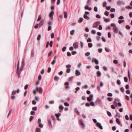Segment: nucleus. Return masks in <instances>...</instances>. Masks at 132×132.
Wrapping results in <instances>:
<instances>
[{
	"instance_id": "nucleus-1",
	"label": "nucleus",
	"mask_w": 132,
	"mask_h": 132,
	"mask_svg": "<svg viewBox=\"0 0 132 132\" xmlns=\"http://www.w3.org/2000/svg\"><path fill=\"white\" fill-rule=\"evenodd\" d=\"M19 61L18 62V64L17 65V71H16V73L18 75V77L19 78L20 76V71H19Z\"/></svg>"
},
{
	"instance_id": "nucleus-2",
	"label": "nucleus",
	"mask_w": 132,
	"mask_h": 132,
	"mask_svg": "<svg viewBox=\"0 0 132 132\" xmlns=\"http://www.w3.org/2000/svg\"><path fill=\"white\" fill-rule=\"evenodd\" d=\"M79 123L80 124L81 127L84 129L85 127V125L83 121L82 120L80 119L79 120Z\"/></svg>"
},
{
	"instance_id": "nucleus-3",
	"label": "nucleus",
	"mask_w": 132,
	"mask_h": 132,
	"mask_svg": "<svg viewBox=\"0 0 132 132\" xmlns=\"http://www.w3.org/2000/svg\"><path fill=\"white\" fill-rule=\"evenodd\" d=\"M79 123L80 124L81 127L84 129L85 127V125L83 121L82 120L80 119L79 120Z\"/></svg>"
},
{
	"instance_id": "nucleus-4",
	"label": "nucleus",
	"mask_w": 132,
	"mask_h": 132,
	"mask_svg": "<svg viewBox=\"0 0 132 132\" xmlns=\"http://www.w3.org/2000/svg\"><path fill=\"white\" fill-rule=\"evenodd\" d=\"M100 23V22L99 21H97L95 22L93 24V27L95 28H97L98 26Z\"/></svg>"
},
{
	"instance_id": "nucleus-5",
	"label": "nucleus",
	"mask_w": 132,
	"mask_h": 132,
	"mask_svg": "<svg viewBox=\"0 0 132 132\" xmlns=\"http://www.w3.org/2000/svg\"><path fill=\"white\" fill-rule=\"evenodd\" d=\"M37 91H38L39 93H42L43 89L42 87H37L36 88Z\"/></svg>"
},
{
	"instance_id": "nucleus-6",
	"label": "nucleus",
	"mask_w": 132,
	"mask_h": 132,
	"mask_svg": "<svg viewBox=\"0 0 132 132\" xmlns=\"http://www.w3.org/2000/svg\"><path fill=\"white\" fill-rule=\"evenodd\" d=\"M101 102V99L98 98L95 102L96 104H98L100 103Z\"/></svg>"
},
{
	"instance_id": "nucleus-7",
	"label": "nucleus",
	"mask_w": 132,
	"mask_h": 132,
	"mask_svg": "<svg viewBox=\"0 0 132 132\" xmlns=\"http://www.w3.org/2000/svg\"><path fill=\"white\" fill-rule=\"evenodd\" d=\"M96 126L98 127L100 129H103V128L102 126L101 125V124L98 122H97L96 123Z\"/></svg>"
},
{
	"instance_id": "nucleus-8",
	"label": "nucleus",
	"mask_w": 132,
	"mask_h": 132,
	"mask_svg": "<svg viewBox=\"0 0 132 132\" xmlns=\"http://www.w3.org/2000/svg\"><path fill=\"white\" fill-rule=\"evenodd\" d=\"M93 97V95L92 94L90 95L89 97H87V100L89 102H90L91 101Z\"/></svg>"
},
{
	"instance_id": "nucleus-9",
	"label": "nucleus",
	"mask_w": 132,
	"mask_h": 132,
	"mask_svg": "<svg viewBox=\"0 0 132 132\" xmlns=\"http://www.w3.org/2000/svg\"><path fill=\"white\" fill-rule=\"evenodd\" d=\"M54 12L53 11H51L50 13L49 16V17L51 18V20H53V16L54 15Z\"/></svg>"
},
{
	"instance_id": "nucleus-10",
	"label": "nucleus",
	"mask_w": 132,
	"mask_h": 132,
	"mask_svg": "<svg viewBox=\"0 0 132 132\" xmlns=\"http://www.w3.org/2000/svg\"><path fill=\"white\" fill-rule=\"evenodd\" d=\"M125 3L124 2H121L120 0H118L117 1V4L118 5H120L121 4L124 5L125 4Z\"/></svg>"
},
{
	"instance_id": "nucleus-11",
	"label": "nucleus",
	"mask_w": 132,
	"mask_h": 132,
	"mask_svg": "<svg viewBox=\"0 0 132 132\" xmlns=\"http://www.w3.org/2000/svg\"><path fill=\"white\" fill-rule=\"evenodd\" d=\"M116 122L121 127H122V124L121 123L120 121L118 118H116Z\"/></svg>"
},
{
	"instance_id": "nucleus-12",
	"label": "nucleus",
	"mask_w": 132,
	"mask_h": 132,
	"mask_svg": "<svg viewBox=\"0 0 132 132\" xmlns=\"http://www.w3.org/2000/svg\"><path fill=\"white\" fill-rule=\"evenodd\" d=\"M92 61V62H94L95 64H98L99 63V62L98 60L95 58L93 59Z\"/></svg>"
},
{
	"instance_id": "nucleus-13",
	"label": "nucleus",
	"mask_w": 132,
	"mask_h": 132,
	"mask_svg": "<svg viewBox=\"0 0 132 132\" xmlns=\"http://www.w3.org/2000/svg\"><path fill=\"white\" fill-rule=\"evenodd\" d=\"M73 46L74 48L75 49L77 48L78 47V43L77 42H76L74 43L73 44Z\"/></svg>"
},
{
	"instance_id": "nucleus-14",
	"label": "nucleus",
	"mask_w": 132,
	"mask_h": 132,
	"mask_svg": "<svg viewBox=\"0 0 132 132\" xmlns=\"http://www.w3.org/2000/svg\"><path fill=\"white\" fill-rule=\"evenodd\" d=\"M114 30V32L115 34L117 33L118 32V29L117 27H116L113 28Z\"/></svg>"
},
{
	"instance_id": "nucleus-15",
	"label": "nucleus",
	"mask_w": 132,
	"mask_h": 132,
	"mask_svg": "<svg viewBox=\"0 0 132 132\" xmlns=\"http://www.w3.org/2000/svg\"><path fill=\"white\" fill-rule=\"evenodd\" d=\"M75 73L76 75L77 76H79L81 74L80 72L78 70H76Z\"/></svg>"
},
{
	"instance_id": "nucleus-16",
	"label": "nucleus",
	"mask_w": 132,
	"mask_h": 132,
	"mask_svg": "<svg viewBox=\"0 0 132 132\" xmlns=\"http://www.w3.org/2000/svg\"><path fill=\"white\" fill-rule=\"evenodd\" d=\"M44 23V21L43 20H42L39 23V26L40 27Z\"/></svg>"
},
{
	"instance_id": "nucleus-17",
	"label": "nucleus",
	"mask_w": 132,
	"mask_h": 132,
	"mask_svg": "<svg viewBox=\"0 0 132 132\" xmlns=\"http://www.w3.org/2000/svg\"><path fill=\"white\" fill-rule=\"evenodd\" d=\"M84 18L85 19H86L87 20H89L90 19V18L88 17L87 15H86L85 14H84Z\"/></svg>"
},
{
	"instance_id": "nucleus-18",
	"label": "nucleus",
	"mask_w": 132,
	"mask_h": 132,
	"mask_svg": "<svg viewBox=\"0 0 132 132\" xmlns=\"http://www.w3.org/2000/svg\"><path fill=\"white\" fill-rule=\"evenodd\" d=\"M83 20V19L82 18L80 17L79 18V20H78V22L80 23L82 22Z\"/></svg>"
},
{
	"instance_id": "nucleus-19",
	"label": "nucleus",
	"mask_w": 132,
	"mask_h": 132,
	"mask_svg": "<svg viewBox=\"0 0 132 132\" xmlns=\"http://www.w3.org/2000/svg\"><path fill=\"white\" fill-rule=\"evenodd\" d=\"M97 75L98 76L100 77L101 75V72L100 71H98L97 72Z\"/></svg>"
},
{
	"instance_id": "nucleus-20",
	"label": "nucleus",
	"mask_w": 132,
	"mask_h": 132,
	"mask_svg": "<svg viewBox=\"0 0 132 132\" xmlns=\"http://www.w3.org/2000/svg\"><path fill=\"white\" fill-rule=\"evenodd\" d=\"M64 17L65 18H66L67 17V13L66 11H64Z\"/></svg>"
},
{
	"instance_id": "nucleus-21",
	"label": "nucleus",
	"mask_w": 132,
	"mask_h": 132,
	"mask_svg": "<svg viewBox=\"0 0 132 132\" xmlns=\"http://www.w3.org/2000/svg\"><path fill=\"white\" fill-rule=\"evenodd\" d=\"M104 21L106 22H108L110 21V20L108 18H105L104 19Z\"/></svg>"
},
{
	"instance_id": "nucleus-22",
	"label": "nucleus",
	"mask_w": 132,
	"mask_h": 132,
	"mask_svg": "<svg viewBox=\"0 0 132 132\" xmlns=\"http://www.w3.org/2000/svg\"><path fill=\"white\" fill-rule=\"evenodd\" d=\"M42 18V16L41 15H39V16L38 17L37 19V21H40Z\"/></svg>"
},
{
	"instance_id": "nucleus-23",
	"label": "nucleus",
	"mask_w": 132,
	"mask_h": 132,
	"mask_svg": "<svg viewBox=\"0 0 132 132\" xmlns=\"http://www.w3.org/2000/svg\"><path fill=\"white\" fill-rule=\"evenodd\" d=\"M48 125L50 127H52V125L51 124V122L50 120L48 121Z\"/></svg>"
},
{
	"instance_id": "nucleus-24",
	"label": "nucleus",
	"mask_w": 132,
	"mask_h": 132,
	"mask_svg": "<svg viewBox=\"0 0 132 132\" xmlns=\"http://www.w3.org/2000/svg\"><path fill=\"white\" fill-rule=\"evenodd\" d=\"M61 114L60 113H58V114L55 113V116L57 118H59V117L61 115Z\"/></svg>"
},
{
	"instance_id": "nucleus-25",
	"label": "nucleus",
	"mask_w": 132,
	"mask_h": 132,
	"mask_svg": "<svg viewBox=\"0 0 132 132\" xmlns=\"http://www.w3.org/2000/svg\"><path fill=\"white\" fill-rule=\"evenodd\" d=\"M75 32L74 30L73 29L71 30L70 32V34L71 35H73L74 34Z\"/></svg>"
},
{
	"instance_id": "nucleus-26",
	"label": "nucleus",
	"mask_w": 132,
	"mask_h": 132,
	"mask_svg": "<svg viewBox=\"0 0 132 132\" xmlns=\"http://www.w3.org/2000/svg\"><path fill=\"white\" fill-rule=\"evenodd\" d=\"M107 3L106 2H103V6L104 7H106Z\"/></svg>"
},
{
	"instance_id": "nucleus-27",
	"label": "nucleus",
	"mask_w": 132,
	"mask_h": 132,
	"mask_svg": "<svg viewBox=\"0 0 132 132\" xmlns=\"http://www.w3.org/2000/svg\"><path fill=\"white\" fill-rule=\"evenodd\" d=\"M88 46L89 47H91L93 46V44L92 43H90L88 44Z\"/></svg>"
},
{
	"instance_id": "nucleus-28",
	"label": "nucleus",
	"mask_w": 132,
	"mask_h": 132,
	"mask_svg": "<svg viewBox=\"0 0 132 132\" xmlns=\"http://www.w3.org/2000/svg\"><path fill=\"white\" fill-rule=\"evenodd\" d=\"M59 77L57 76H55L54 78V80L55 81H58L59 79Z\"/></svg>"
},
{
	"instance_id": "nucleus-29",
	"label": "nucleus",
	"mask_w": 132,
	"mask_h": 132,
	"mask_svg": "<svg viewBox=\"0 0 132 132\" xmlns=\"http://www.w3.org/2000/svg\"><path fill=\"white\" fill-rule=\"evenodd\" d=\"M36 130L37 132H41V130L39 128H36Z\"/></svg>"
},
{
	"instance_id": "nucleus-30",
	"label": "nucleus",
	"mask_w": 132,
	"mask_h": 132,
	"mask_svg": "<svg viewBox=\"0 0 132 132\" xmlns=\"http://www.w3.org/2000/svg\"><path fill=\"white\" fill-rule=\"evenodd\" d=\"M109 14V12L107 11H106L104 13V14L106 16H108Z\"/></svg>"
},
{
	"instance_id": "nucleus-31",
	"label": "nucleus",
	"mask_w": 132,
	"mask_h": 132,
	"mask_svg": "<svg viewBox=\"0 0 132 132\" xmlns=\"http://www.w3.org/2000/svg\"><path fill=\"white\" fill-rule=\"evenodd\" d=\"M41 38V35L40 34H39L38 35L37 38V39L38 40H40V38Z\"/></svg>"
},
{
	"instance_id": "nucleus-32",
	"label": "nucleus",
	"mask_w": 132,
	"mask_h": 132,
	"mask_svg": "<svg viewBox=\"0 0 132 132\" xmlns=\"http://www.w3.org/2000/svg\"><path fill=\"white\" fill-rule=\"evenodd\" d=\"M116 116H117L119 117L120 118V114L117 111H116Z\"/></svg>"
},
{
	"instance_id": "nucleus-33",
	"label": "nucleus",
	"mask_w": 132,
	"mask_h": 132,
	"mask_svg": "<svg viewBox=\"0 0 132 132\" xmlns=\"http://www.w3.org/2000/svg\"><path fill=\"white\" fill-rule=\"evenodd\" d=\"M107 99L108 101H109L111 102L112 101L113 99L112 98L108 97V98Z\"/></svg>"
},
{
	"instance_id": "nucleus-34",
	"label": "nucleus",
	"mask_w": 132,
	"mask_h": 132,
	"mask_svg": "<svg viewBox=\"0 0 132 132\" xmlns=\"http://www.w3.org/2000/svg\"><path fill=\"white\" fill-rule=\"evenodd\" d=\"M124 81L126 82H127L128 81V79L126 77H125L124 78Z\"/></svg>"
},
{
	"instance_id": "nucleus-35",
	"label": "nucleus",
	"mask_w": 132,
	"mask_h": 132,
	"mask_svg": "<svg viewBox=\"0 0 132 132\" xmlns=\"http://www.w3.org/2000/svg\"><path fill=\"white\" fill-rule=\"evenodd\" d=\"M125 21V20H120L118 21V22L119 24H121L123 22Z\"/></svg>"
},
{
	"instance_id": "nucleus-36",
	"label": "nucleus",
	"mask_w": 132,
	"mask_h": 132,
	"mask_svg": "<svg viewBox=\"0 0 132 132\" xmlns=\"http://www.w3.org/2000/svg\"><path fill=\"white\" fill-rule=\"evenodd\" d=\"M130 27L129 25H126V28L127 29L129 30L130 29Z\"/></svg>"
},
{
	"instance_id": "nucleus-37",
	"label": "nucleus",
	"mask_w": 132,
	"mask_h": 132,
	"mask_svg": "<svg viewBox=\"0 0 132 132\" xmlns=\"http://www.w3.org/2000/svg\"><path fill=\"white\" fill-rule=\"evenodd\" d=\"M34 118V117L33 116H31L30 117L29 119V121H31Z\"/></svg>"
},
{
	"instance_id": "nucleus-38",
	"label": "nucleus",
	"mask_w": 132,
	"mask_h": 132,
	"mask_svg": "<svg viewBox=\"0 0 132 132\" xmlns=\"http://www.w3.org/2000/svg\"><path fill=\"white\" fill-rule=\"evenodd\" d=\"M107 114L109 117H111V113L109 111H107Z\"/></svg>"
},
{
	"instance_id": "nucleus-39",
	"label": "nucleus",
	"mask_w": 132,
	"mask_h": 132,
	"mask_svg": "<svg viewBox=\"0 0 132 132\" xmlns=\"http://www.w3.org/2000/svg\"><path fill=\"white\" fill-rule=\"evenodd\" d=\"M34 51L33 50H32L31 51V57H32L34 56Z\"/></svg>"
},
{
	"instance_id": "nucleus-40",
	"label": "nucleus",
	"mask_w": 132,
	"mask_h": 132,
	"mask_svg": "<svg viewBox=\"0 0 132 132\" xmlns=\"http://www.w3.org/2000/svg\"><path fill=\"white\" fill-rule=\"evenodd\" d=\"M63 108H64L63 107V106H62L61 105H60L59 107V109H60L61 110H63Z\"/></svg>"
},
{
	"instance_id": "nucleus-41",
	"label": "nucleus",
	"mask_w": 132,
	"mask_h": 132,
	"mask_svg": "<svg viewBox=\"0 0 132 132\" xmlns=\"http://www.w3.org/2000/svg\"><path fill=\"white\" fill-rule=\"evenodd\" d=\"M12 112V110H10L9 112V113L7 116V118H8L9 115Z\"/></svg>"
},
{
	"instance_id": "nucleus-42",
	"label": "nucleus",
	"mask_w": 132,
	"mask_h": 132,
	"mask_svg": "<svg viewBox=\"0 0 132 132\" xmlns=\"http://www.w3.org/2000/svg\"><path fill=\"white\" fill-rule=\"evenodd\" d=\"M117 83L118 85H120L121 84V82L120 80L119 79H118L117 80Z\"/></svg>"
},
{
	"instance_id": "nucleus-43",
	"label": "nucleus",
	"mask_w": 132,
	"mask_h": 132,
	"mask_svg": "<svg viewBox=\"0 0 132 132\" xmlns=\"http://www.w3.org/2000/svg\"><path fill=\"white\" fill-rule=\"evenodd\" d=\"M52 51H50V52H49V53H48V56H49L52 54Z\"/></svg>"
},
{
	"instance_id": "nucleus-44",
	"label": "nucleus",
	"mask_w": 132,
	"mask_h": 132,
	"mask_svg": "<svg viewBox=\"0 0 132 132\" xmlns=\"http://www.w3.org/2000/svg\"><path fill=\"white\" fill-rule=\"evenodd\" d=\"M53 42L52 40H51L50 41V46L51 47H52V46H53Z\"/></svg>"
},
{
	"instance_id": "nucleus-45",
	"label": "nucleus",
	"mask_w": 132,
	"mask_h": 132,
	"mask_svg": "<svg viewBox=\"0 0 132 132\" xmlns=\"http://www.w3.org/2000/svg\"><path fill=\"white\" fill-rule=\"evenodd\" d=\"M37 107L36 106H35L32 108V109L34 111H36L37 110Z\"/></svg>"
},
{
	"instance_id": "nucleus-46",
	"label": "nucleus",
	"mask_w": 132,
	"mask_h": 132,
	"mask_svg": "<svg viewBox=\"0 0 132 132\" xmlns=\"http://www.w3.org/2000/svg\"><path fill=\"white\" fill-rule=\"evenodd\" d=\"M90 105L92 106H94L95 104L93 102L91 101L90 103Z\"/></svg>"
},
{
	"instance_id": "nucleus-47",
	"label": "nucleus",
	"mask_w": 132,
	"mask_h": 132,
	"mask_svg": "<svg viewBox=\"0 0 132 132\" xmlns=\"http://www.w3.org/2000/svg\"><path fill=\"white\" fill-rule=\"evenodd\" d=\"M110 16L111 18H113L114 17V15L113 13H111L110 14Z\"/></svg>"
},
{
	"instance_id": "nucleus-48",
	"label": "nucleus",
	"mask_w": 132,
	"mask_h": 132,
	"mask_svg": "<svg viewBox=\"0 0 132 132\" xmlns=\"http://www.w3.org/2000/svg\"><path fill=\"white\" fill-rule=\"evenodd\" d=\"M91 32L92 33V34H96V31H95V30H92V31H91Z\"/></svg>"
},
{
	"instance_id": "nucleus-49",
	"label": "nucleus",
	"mask_w": 132,
	"mask_h": 132,
	"mask_svg": "<svg viewBox=\"0 0 132 132\" xmlns=\"http://www.w3.org/2000/svg\"><path fill=\"white\" fill-rule=\"evenodd\" d=\"M113 62L115 64H117L118 62V61L117 60H113Z\"/></svg>"
},
{
	"instance_id": "nucleus-50",
	"label": "nucleus",
	"mask_w": 132,
	"mask_h": 132,
	"mask_svg": "<svg viewBox=\"0 0 132 132\" xmlns=\"http://www.w3.org/2000/svg\"><path fill=\"white\" fill-rule=\"evenodd\" d=\"M90 55V53L89 52H88L86 53L85 55L87 56H88Z\"/></svg>"
},
{
	"instance_id": "nucleus-51",
	"label": "nucleus",
	"mask_w": 132,
	"mask_h": 132,
	"mask_svg": "<svg viewBox=\"0 0 132 132\" xmlns=\"http://www.w3.org/2000/svg\"><path fill=\"white\" fill-rule=\"evenodd\" d=\"M96 18H99V19H100V18H101V16L99 14H97L96 15Z\"/></svg>"
},
{
	"instance_id": "nucleus-52",
	"label": "nucleus",
	"mask_w": 132,
	"mask_h": 132,
	"mask_svg": "<svg viewBox=\"0 0 132 132\" xmlns=\"http://www.w3.org/2000/svg\"><path fill=\"white\" fill-rule=\"evenodd\" d=\"M35 112L33 111H32L30 112V114L31 115H33L35 114Z\"/></svg>"
},
{
	"instance_id": "nucleus-53",
	"label": "nucleus",
	"mask_w": 132,
	"mask_h": 132,
	"mask_svg": "<svg viewBox=\"0 0 132 132\" xmlns=\"http://www.w3.org/2000/svg\"><path fill=\"white\" fill-rule=\"evenodd\" d=\"M70 69L69 68L67 69L66 70V72L67 73H69L70 72Z\"/></svg>"
},
{
	"instance_id": "nucleus-54",
	"label": "nucleus",
	"mask_w": 132,
	"mask_h": 132,
	"mask_svg": "<svg viewBox=\"0 0 132 132\" xmlns=\"http://www.w3.org/2000/svg\"><path fill=\"white\" fill-rule=\"evenodd\" d=\"M120 90L122 92H123L125 91L123 87L121 88Z\"/></svg>"
},
{
	"instance_id": "nucleus-55",
	"label": "nucleus",
	"mask_w": 132,
	"mask_h": 132,
	"mask_svg": "<svg viewBox=\"0 0 132 132\" xmlns=\"http://www.w3.org/2000/svg\"><path fill=\"white\" fill-rule=\"evenodd\" d=\"M67 54L68 56H71V54L69 52H67Z\"/></svg>"
},
{
	"instance_id": "nucleus-56",
	"label": "nucleus",
	"mask_w": 132,
	"mask_h": 132,
	"mask_svg": "<svg viewBox=\"0 0 132 132\" xmlns=\"http://www.w3.org/2000/svg\"><path fill=\"white\" fill-rule=\"evenodd\" d=\"M124 17L123 16L121 15L119 17V19L120 20L122 19H124Z\"/></svg>"
},
{
	"instance_id": "nucleus-57",
	"label": "nucleus",
	"mask_w": 132,
	"mask_h": 132,
	"mask_svg": "<svg viewBox=\"0 0 132 132\" xmlns=\"http://www.w3.org/2000/svg\"><path fill=\"white\" fill-rule=\"evenodd\" d=\"M64 104L65 106H69V103L67 102L64 103Z\"/></svg>"
},
{
	"instance_id": "nucleus-58",
	"label": "nucleus",
	"mask_w": 132,
	"mask_h": 132,
	"mask_svg": "<svg viewBox=\"0 0 132 132\" xmlns=\"http://www.w3.org/2000/svg\"><path fill=\"white\" fill-rule=\"evenodd\" d=\"M77 53V52L75 51H72V54L73 55H74Z\"/></svg>"
},
{
	"instance_id": "nucleus-59",
	"label": "nucleus",
	"mask_w": 132,
	"mask_h": 132,
	"mask_svg": "<svg viewBox=\"0 0 132 132\" xmlns=\"http://www.w3.org/2000/svg\"><path fill=\"white\" fill-rule=\"evenodd\" d=\"M125 117L126 119V120H129V118L128 116L127 115V114L125 116Z\"/></svg>"
},
{
	"instance_id": "nucleus-60",
	"label": "nucleus",
	"mask_w": 132,
	"mask_h": 132,
	"mask_svg": "<svg viewBox=\"0 0 132 132\" xmlns=\"http://www.w3.org/2000/svg\"><path fill=\"white\" fill-rule=\"evenodd\" d=\"M108 37L109 38H110L111 37V34L110 32H109L108 33Z\"/></svg>"
},
{
	"instance_id": "nucleus-61",
	"label": "nucleus",
	"mask_w": 132,
	"mask_h": 132,
	"mask_svg": "<svg viewBox=\"0 0 132 132\" xmlns=\"http://www.w3.org/2000/svg\"><path fill=\"white\" fill-rule=\"evenodd\" d=\"M94 10L95 12L97 11V8L96 6H95L94 9Z\"/></svg>"
},
{
	"instance_id": "nucleus-62",
	"label": "nucleus",
	"mask_w": 132,
	"mask_h": 132,
	"mask_svg": "<svg viewBox=\"0 0 132 132\" xmlns=\"http://www.w3.org/2000/svg\"><path fill=\"white\" fill-rule=\"evenodd\" d=\"M35 99L37 101H38L39 100V97L38 96H35Z\"/></svg>"
},
{
	"instance_id": "nucleus-63",
	"label": "nucleus",
	"mask_w": 132,
	"mask_h": 132,
	"mask_svg": "<svg viewBox=\"0 0 132 132\" xmlns=\"http://www.w3.org/2000/svg\"><path fill=\"white\" fill-rule=\"evenodd\" d=\"M39 126L41 128H42L43 127V125L41 123H40L39 124Z\"/></svg>"
},
{
	"instance_id": "nucleus-64",
	"label": "nucleus",
	"mask_w": 132,
	"mask_h": 132,
	"mask_svg": "<svg viewBox=\"0 0 132 132\" xmlns=\"http://www.w3.org/2000/svg\"><path fill=\"white\" fill-rule=\"evenodd\" d=\"M28 84L24 86V89H27L28 87Z\"/></svg>"
}]
</instances>
